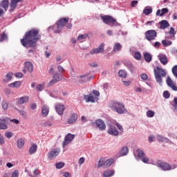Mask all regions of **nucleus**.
Wrapping results in <instances>:
<instances>
[{
  "mask_svg": "<svg viewBox=\"0 0 177 177\" xmlns=\"http://www.w3.org/2000/svg\"><path fill=\"white\" fill-rule=\"evenodd\" d=\"M40 39L39 29L32 28L25 33L24 37L21 39V44L24 48L35 49L37 48V42Z\"/></svg>",
  "mask_w": 177,
  "mask_h": 177,
  "instance_id": "1",
  "label": "nucleus"
},
{
  "mask_svg": "<svg viewBox=\"0 0 177 177\" xmlns=\"http://www.w3.org/2000/svg\"><path fill=\"white\" fill-rule=\"evenodd\" d=\"M153 73L156 82H158V84H161L162 82V78L161 77H167V73L165 72V70L158 66L156 67V68L153 70Z\"/></svg>",
  "mask_w": 177,
  "mask_h": 177,
  "instance_id": "2",
  "label": "nucleus"
},
{
  "mask_svg": "<svg viewBox=\"0 0 177 177\" xmlns=\"http://www.w3.org/2000/svg\"><path fill=\"white\" fill-rule=\"evenodd\" d=\"M111 107L118 114H124V111L125 110V105L124 103L120 102H113L111 104Z\"/></svg>",
  "mask_w": 177,
  "mask_h": 177,
  "instance_id": "3",
  "label": "nucleus"
},
{
  "mask_svg": "<svg viewBox=\"0 0 177 177\" xmlns=\"http://www.w3.org/2000/svg\"><path fill=\"white\" fill-rule=\"evenodd\" d=\"M70 19L68 17H63L59 19L57 22V30H55V32L57 34H60L62 32V29L68 23Z\"/></svg>",
  "mask_w": 177,
  "mask_h": 177,
  "instance_id": "4",
  "label": "nucleus"
},
{
  "mask_svg": "<svg viewBox=\"0 0 177 177\" xmlns=\"http://www.w3.org/2000/svg\"><path fill=\"white\" fill-rule=\"evenodd\" d=\"M63 76L60 74L56 73L53 75L52 80L49 82L48 86H52V85H55V84H57L59 81H62Z\"/></svg>",
  "mask_w": 177,
  "mask_h": 177,
  "instance_id": "5",
  "label": "nucleus"
},
{
  "mask_svg": "<svg viewBox=\"0 0 177 177\" xmlns=\"http://www.w3.org/2000/svg\"><path fill=\"white\" fill-rule=\"evenodd\" d=\"M157 37V32L154 30H149L145 32V38L147 41H153Z\"/></svg>",
  "mask_w": 177,
  "mask_h": 177,
  "instance_id": "6",
  "label": "nucleus"
},
{
  "mask_svg": "<svg viewBox=\"0 0 177 177\" xmlns=\"http://www.w3.org/2000/svg\"><path fill=\"white\" fill-rule=\"evenodd\" d=\"M157 164L159 168H161L162 171H171V169H172V167H171V165L167 162H161V160H158L157 162Z\"/></svg>",
  "mask_w": 177,
  "mask_h": 177,
  "instance_id": "7",
  "label": "nucleus"
},
{
  "mask_svg": "<svg viewBox=\"0 0 177 177\" xmlns=\"http://www.w3.org/2000/svg\"><path fill=\"white\" fill-rule=\"evenodd\" d=\"M9 118H0V131L8 129V124H9Z\"/></svg>",
  "mask_w": 177,
  "mask_h": 177,
  "instance_id": "8",
  "label": "nucleus"
},
{
  "mask_svg": "<svg viewBox=\"0 0 177 177\" xmlns=\"http://www.w3.org/2000/svg\"><path fill=\"white\" fill-rule=\"evenodd\" d=\"M104 52V44H101L98 48H93L90 51L91 55H96L97 53H103Z\"/></svg>",
  "mask_w": 177,
  "mask_h": 177,
  "instance_id": "9",
  "label": "nucleus"
},
{
  "mask_svg": "<svg viewBox=\"0 0 177 177\" xmlns=\"http://www.w3.org/2000/svg\"><path fill=\"white\" fill-rule=\"evenodd\" d=\"M102 20L105 24H109V23H115L117 20L111 16L104 15L101 17Z\"/></svg>",
  "mask_w": 177,
  "mask_h": 177,
  "instance_id": "10",
  "label": "nucleus"
},
{
  "mask_svg": "<svg viewBox=\"0 0 177 177\" xmlns=\"http://www.w3.org/2000/svg\"><path fill=\"white\" fill-rule=\"evenodd\" d=\"M167 84L169 88L172 89V91H174L175 92H177V86L176 84L172 80L169 76L167 77L166 80Z\"/></svg>",
  "mask_w": 177,
  "mask_h": 177,
  "instance_id": "11",
  "label": "nucleus"
},
{
  "mask_svg": "<svg viewBox=\"0 0 177 177\" xmlns=\"http://www.w3.org/2000/svg\"><path fill=\"white\" fill-rule=\"evenodd\" d=\"M108 133L113 136H118V131L114 124H109Z\"/></svg>",
  "mask_w": 177,
  "mask_h": 177,
  "instance_id": "12",
  "label": "nucleus"
},
{
  "mask_svg": "<svg viewBox=\"0 0 177 177\" xmlns=\"http://www.w3.org/2000/svg\"><path fill=\"white\" fill-rule=\"evenodd\" d=\"M65 109L66 107L64 106V105H63V104L57 103L55 104V110L57 114H59V115H63V113H64Z\"/></svg>",
  "mask_w": 177,
  "mask_h": 177,
  "instance_id": "13",
  "label": "nucleus"
},
{
  "mask_svg": "<svg viewBox=\"0 0 177 177\" xmlns=\"http://www.w3.org/2000/svg\"><path fill=\"white\" fill-rule=\"evenodd\" d=\"M23 71L25 74L26 73H27V71H28V73H32V71H34V66L32 65V63H31L30 62H26L25 69H24Z\"/></svg>",
  "mask_w": 177,
  "mask_h": 177,
  "instance_id": "14",
  "label": "nucleus"
},
{
  "mask_svg": "<svg viewBox=\"0 0 177 177\" xmlns=\"http://www.w3.org/2000/svg\"><path fill=\"white\" fill-rule=\"evenodd\" d=\"M96 127L100 129V131H105L106 123L100 119L97 120L95 122Z\"/></svg>",
  "mask_w": 177,
  "mask_h": 177,
  "instance_id": "15",
  "label": "nucleus"
},
{
  "mask_svg": "<svg viewBox=\"0 0 177 177\" xmlns=\"http://www.w3.org/2000/svg\"><path fill=\"white\" fill-rule=\"evenodd\" d=\"M74 138H75V135H73L71 133H68L64 138V142H63V147H64L66 145H68V143H70V142H71L73 139H74Z\"/></svg>",
  "mask_w": 177,
  "mask_h": 177,
  "instance_id": "16",
  "label": "nucleus"
},
{
  "mask_svg": "<svg viewBox=\"0 0 177 177\" xmlns=\"http://www.w3.org/2000/svg\"><path fill=\"white\" fill-rule=\"evenodd\" d=\"M21 2V0H10V10L13 12L17 8V3Z\"/></svg>",
  "mask_w": 177,
  "mask_h": 177,
  "instance_id": "17",
  "label": "nucleus"
},
{
  "mask_svg": "<svg viewBox=\"0 0 177 177\" xmlns=\"http://www.w3.org/2000/svg\"><path fill=\"white\" fill-rule=\"evenodd\" d=\"M60 154V149H54L49 153V158H56Z\"/></svg>",
  "mask_w": 177,
  "mask_h": 177,
  "instance_id": "18",
  "label": "nucleus"
},
{
  "mask_svg": "<svg viewBox=\"0 0 177 177\" xmlns=\"http://www.w3.org/2000/svg\"><path fill=\"white\" fill-rule=\"evenodd\" d=\"M158 57L160 63H162L163 66H166V64H168V58L167 57V55L160 54L158 55Z\"/></svg>",
  "mask_w": 177,
  "mask_h": 177,
  "instance_id": "19",
  "label": "nucleus"
},
{
  "mask_svg": "<svg viewBox=\"0 0 177 177\" xmlns=\"http://www.w3.org/2000/svg\"><path fill=\"white\" fill-rule=\"evenodd\" d=\"M160 24V30H165V28H168L169 27V23L167 20H162L159 22Z\"/></svg>",
  "mask_w": 177,
  "mask_h": 177,
  "instance_id": "20",
  "label": "nucleus"
},
{
  "mask_svg": "<svg viewBox=\"0 0 177 177\" xmlns=\"http://www.w3.org/2000/svg\"><path fill=\"white\" fill-rule=\"evenodd\" d=\"M77 120H78V115L73 113L68 120L67 124H74V122H77Z\"/></svg>",
  "mask_w": 177,
  "mask_h": 177,
  "instance_id": "21",
  "label": "nucleus"
},
{
  "mask_svg": "<svg viewBox=\"0 0 177 177\" xmlns=\"http://www.w3.org/2000/svg\"><path fill=\"white\" fill-rule=\"evenodd\" d=\"M30 100V97L28 96L25 95L24 97H21L17 99V103L18 104H24L25 103H27Z\"/></svg>",
  "mask_w": 177,
  "mask_h": 177,
  "instance_id": "22",
  "label": "nucleus"
},
{
  "mask_svg": "<svg viewBox=\"0 0 177 177\" xmlns=\"http://www.w3.org/2000/svg\"><path fill=\"white\" fill-rule=\"evenodd\" d=\"M96 99H97V97H94L92 95H84V100L86 102V103H89V102L91 103H95Z\"/></svg>",
  "mask_w": 177,
  "mask_h": 177,
  "instance_id": "23",
  "label": "nucleus"
},
{
  "mask_svg": "<svg viewBox=\"0 0 177 177\" xmlns=\"http://www.w3.org/2000/svg\"><path fill=\"white\" fill-rule=\"evenodd\" d=\"M168 8H162V10H158L156 12V16H160V17H162V16L166 15V13H168Z\"/></svg>",
  "mask_w": 177,
  "mask_h": 177,
  "instance_id": "24",
  "label": "nucleus"
},
{
  "mask_svg": "<svg viewBox=\"0 0 177 177\" xmlns=\"http://www.w3.org/2000/svg\"><path fill=\"white\" fill-rule=\"evenodd\" d=\"M1 8H4V10L6 12L9 8V0H3L0 4Z\"/></svg>",
  "mask_w": 177,
  "mask_h": 177,
  "instance_id": "25",
  "label": "nucleus"
},
{
  "mask_svg": "<svg viewBox=\"0 0 177 177\" xmlns=\"http://www.w3.org/2000/svg\"><path fill=\"white\" fill-rule=\"evenodd\" d=\"M88 81H91V79L87 77L86 75H80L78 82L79 84H84V82H88Z\"/></svg>",
  "mask_w": 177,
  "mask_h": 177,
  "instance_id": "26",
  "label": "nucleus"
},
{
  "mask_svg": "<svg viewBox=\"0 0 177 177\" xmlns=\"http://www.w3.org/2000/svg\"><path fill=\"white\" fill-rule=\"evenodd\" d=\"M114 163V158H109L105 160L104 168H109Z\"/></svg>",
  "mask_w": 177,
  "mask_h": 177,
  "instance_id": "27",
  "label": "nucleus"
},
{
  "mask_svg": "<svg viewBox=\"0 0 177 177\" xmlns=\"http://www.w3.org/2000/svg\"><path fill=\"white\" fill-rule=\"evenodd\" d=\"M121 49H122V46L121 45V44L116 43L113 46V48L112 52H114L115 53L117 52H120V50H121Z\"/></svg>",
  "mask_w": 177,
  "mask_h": 177,
  "instance_id": "28",
  "label": "nucleus"
},
{
  "mask_svg": "<svg viewBox=\"0 0 177 177\" xmlns=\"http://www.w3.org/2000/svg\"><path fill=\"white\" fill-rule=\"evenodd\" d=\"M144 59L147 63H150L153 60V57L149 53H144Z\"/></svg>",
  "mask_w": 177,
  "mask_h": 177,
  "instance_id": "29",
  "label": "nucleus"
},
{
  "mask_svg": "<svg viewBox=\"0 0 177 177\" xmlns=\"http://www.w3.org/2000/svg\"><path fill=\"white\" fill-rule=\"evenodd\" d=\"M115 173V171L114 170H106V171H104L103 176L104 177H111V176H113V175H114Z\"/></svg>",
  "mask_w": 177,
  "mask_h": 177,
  "instance_id": "30",
  "label": "nucleus"
},
{
  "mask_svg": "<svg viewBox=\"0 0 177 177\" xmlns=\"http://www.w3.org/2000/svg\"><path fill=\"white\" fill-rule=\"evenodd\" d=\"M41 114L44 117H46L49 114V108L46 105H44L41 109Z\"/></svg>",
  "mask_w": 177,
  "mask_h": 177,
  "instance_id": "31",
  "label": "nucleus"
},
{
  "mask_svg": "<svg viewBox=\"0 0 177 177\" xmlns=\"http://www.w3.org/2000/svg\"><path fill=\"white\" fill-rule=\"evenodd\" d=\"M88 37H89V35L88 34L80 35L77 37V41L79 42H84L85 41V39H86V38H88Z\"/></svg>",
  "mask_w": 177,
  "mask_h": 177,
  "instance_id": "32",
  "label": "nucleus"
},
{
  "mask_svg": "<svg viewBox=\"0 0 177 177\" xmlns=\"http://www.w3.org/2000/svg\"><path fill=\"white\" fill-rule=\"evenodd\" d=\"M37 149H38L37 145L33 144L29 149V153L34 154L35 153H37Z\"/></svg>",
  "mask_w": 177,
  "mask_h": 177,
  "instance_id": "33",
  "label": "nucleus"
},
{
  "mask_svg": "<svg viewBox=\"0 0 177 177\" xmlns=\"http://www.w3.org/2000/svg\"><path fill=\"white\" fill-rule=\"evenodd\" d=\"M124 66H127V68L130 70V71H133V65L129 61H124Z\"/></svg>",
  "mask_w": 177,
  "mask_h": 177,
  "instance_id": "34",
  "label": "nucleus"
},
{
  "mask_svg": "<svg viewBox=\"0 0 177 177\" xmlns=\"http://www.w3.org/2000/svg\"><path fill=\"white\" fill-rule=\"evenodd\" d=\"M20 85H21V82L18 81V82H15L14 83L10 84L9 86H10V88H19Z\"/></svg>",
  "mask_w": 177,
  "mask_h": 177,
  "instance_id": "35",
  "label": "nucleus"
},
{
  "mask_svg": "<svg viewBox=\"0 0 177 177\" xmlns=\"http://www.w3.org/2000/svg\"><path fill=\"white\" fill-rule=\"evenodd\" d=\"M128 151H129V149L127 147H123L120 153L121 154V156H127L128 154Z\"/></svg>",
  "mask_w": 177,
  "mask_h": 177,
  "instance_id": "36",
  "label": "nucleus"
},
{
  "mask_svg": "<svg viewBox=\"0 0 177 177\" xmlns=\"http://www.w3.org/2000/svg\"><path fill=\"white\" fill-rule=\"evenodd\" d=\"M8 40V35H6V33L3 32L0 35V42H3L4 41H7Z\"/></svg>",
  "mask_w": 177,
  "mask_h": 177,
  "instance_id": "37",
  "label": "nucleus"
},
{
  "mask_svg": "<svg viewBox=\"0 0 177 177\" xmlns=\"http://www.w3.org/2000/svg\"><path fill=\"white\" fill-rule=\"evenodd\" d=\"M24 146V140L23 139H20L17 142V147L18 149H23Z\"/></svg>",
  "mask_w": 177,
  "mask_h": 177,
  "instance_id": "38",
  "label": "nucleus"
},
{
  "mask_svg": "<svg viewBox=\"0 0 177 177\" xmlns=\"http://www.w3.org/2000/svg\"><path fill=\"white\" fill-rule=\"evenodd\" d=\"M162 44L165 47L170 46V45H172V41H169V40H162Z\"/></svg>",
  "mask_w": 177,
  "mask_h": 177,
  "instance_id": "39",
  "label": "nucleus"
},
{
  "mask_svg": "<svg viewBox=\"0 0 177 177\" xmlns=\"http://www.w3.org/2000/svg\"><path fill=\"white\" fill-rule=\"evenodd\" d=\"M119 75L122 78H127V75H128V73L125 71L120 70L119 71Z\"/></svg>",
  "mask_w": 177,
  "mask_h": 177,
  "instance_id": "40",
  "label": "nucleus"
},
{
  "mask_svg": "<svg viewBox=\"0 0 177 177\" xmlns=\"http://www.w3.org/2000/svg\"><path fill=\"white\" fill-rule=\"evenodd\" d=\"M153 12V9L151 8H145L143 10L144 15H146V16H149V15L151 14Z\"/></svg>",
  "mask_w": 177,
  "mask_h": 177,
  "instance_id": "41",
  "label": "nucleus"
},
{
  "mask_svg": "<svg viewBox=\"0 0 177 177\" xmlns=\"http://www.w3.org/2000/svg\"><path fill=\"white\" fill-rule=\"evenodd\" d=\"M136 151L138 153V157L140 158H141V157H145V151H143V150L138 149Z\"/></svg>",
  "mask_w": 177,
  "mask_h": 177,
  "instance_id": "42",
  "label": "nucleus"
},
{
  "mask_svg": "<svg viewBox=\"0 0 177 177\" xmlns=\"http://www.w3.org/2000/svg\"><path fill=\"white\" fill-rule=\"evenodd\" d=\"M44 88H45V85L44 84H37L36 86V91H37V92H41V91L44 90Z\"/></svg>",
  "mask_w": 177,
  "mask_h": 177,
  "instance_id": "43",
  "label": "nucleus"
},
{
  "mask_svg": "<svg viewBox=\"0 0 177 177\" xmlns=\"http://www.w3.org/2000/svg\"><path fill=\"white\" fill-rule=\"evenodd\" d=\"M134 58L136 60H140V59H142V54H140V53H139V52H136L134 53Z\"/></svg>",
  "mask_w": 177,
  "mask_h": 177,
  "instance_id": "44",
  "label": "nucleus"
},
{
  "mask_svg": "<svg viewBox=\"0 0 177 177\" xmlns=\"http://www.w3.org/2000/svg\"><path fill=\"white\" fill-rule=\"evenodd\" d=\"M1 106H2V109H4L5 111L8 110V105L6 101H2Z\"/></svg>",
  "mask_w": 177,
  "mask_h": 177,
  "instance_id": "45",
  "label": "nucleus"
},
{
  "mask_svg": "<svg viewBox=\"0 0 177 177\" xmlns=\"http://www.w3.org/2000/svg\"><path fill=\"white\" fill-rule=\"evenodd\" d=\"M55 167L57 169H61V168H63V167H64V162H57L56 165H55Z\"/></svg>",
  "mask_w": 177,
  "mask_h": 177,
  "instance_id": "46",
  "label": "nucleus"
},
{
  "mask_svg": "<svg viewBox=\"0 0 177 177\" xmlns=\"http://www.w3.org/2000/svg\"><path fill=\"white\" fill-rule=\"evenodd\" d=\"M147 117H148L149 118H152V117H154V111H147Z\"/></svg>",
  "mask_w": 177,
  "mask_h": 177,
  "instance_id": "47",
  "label": "nucleus"
},
{
  "mask_svg": "<svg viewBox=\"0 0 177 177\" xmlns=\"http://www.w3.org/2000/svg\"><path fill=\"white\" fill-rule=\"evenodd\" d=\"M104 159L100 158V160L98 161V167L100 168V167H104Z\"/></svg>",
  "mask_w": 177,
  "mask_h": 177,
  "instance_id": "48",
  "label": "nucleus"
},
{
  "mask_svg": "<svg viewBox=\"0 0 177 177\" xmlns=\"http://www.w3.org/2000/svg\"><path fill=\"white\" fill-rule=\"evenodd\" d=\"M172 73L174 74V75L176 77V78H177V65H175L173 68H172Z\"/></svg>",
  "mask_w": 177,
  "mask_h": 177,
  "instance_id": "49",
  "label": "nucleus"
},
{
  "mask_svg": "<svg viewBox=\"0 0 177 177\" xmlns=\"http://www.w3.org/2000/svg\"><path fill=\"white\" fill-rule=\"evenodd\" d=\"M170 96L171 95L169 94V92L168 91H164L163 97H165V99H169Z\"/></svg>",
  "mask_w": 177,
  "mask_h": 177,
  "instance_id": "50",
  "label": "nucleus"
},
{
  "mask_svg": "<svg viewBox=\"0 0 177 177\" xmlns=\"http://www.w3.org/2000/svg\"><path fill=\"white\" fill-rule=\"evenodd\" d=\"M140 78L142 79L143 81H147L149 76H147L146 73H142L140 75Z\"/></svg>",
  "mask_w": 177,
  "mask_h": 177,
  "instance_id": "51",
  "label": "nucleus"
},
{
  "mask_svg": "<svg viewBox=\"0 0 177 177\" xmlns=\"http://www.w3.org/2000/svg\"><path fill=\"white\" fill-rule=\"evenodd\" d=\"M5 136L6 138H7L8 139H10V138H12V136H13V134L12 133V132L10 131H6L5 133Z\"/></svg>",
  "mask_w": 177,
  "mask_h": 177,
  "instance_id": "52",
  "label": "nucleus"
},
{
  "mask_svg": "<svg viewBox=\"0 0 177 177\" xmlns=\"http://www.w3.org/2000/svg\"><path fill=\"white\" fill-rule=\"evenodd\" d=\"M53 125V122L50 121H47L43 124V127H52Z\"/></svg>",
  "mask_w": 177,
  "mask_h": 177,
  "instance_id": "53",
  "label": "nucleus"
},
{
  "mask_svg": "<svg viewBox=\"0 0 177 177\" xmlns=\"http://www.w3.org/2000/svg\"><path fill=\"white\" fill-rule=\"evenodd\" d=\"M157 139H158V142H165V140H166V138L162 136H158Z\"/></svg>",
  "mask_w": 177,
  "mask_h": 177,
  "instance_id": "54",
  "label": "nucleus"
},
{
  "mask_svg": "<svg viewBox=\"0 0 177 177\" xmlns=\"http://www.w3.org/2000/svg\"><path fill=\"white\" fill-rule=\"evenodd\" d=\"M18 113H19L22 117H27V112L25 111L18 110Z\"/></svg>",
  "mask_w": 177,
  "mask_h": 177,
  "instance_id": "55",
  "label": "nucleus"
},
{
  "mask_svg": "<svg viewBox=\"0 0 177 177\" xmlns=\"http://www.w3.org/2000/svg\"><path fill=\"white\" fill-rule=\"evenodd\" d=\"M115 125L118 127L120 132H124V128H122V126H121V124H120L119 123H116L115 124Z\"/></svg>",
  "mask_w": 177,
  "mask_h": 177,
  "instance_id": "56",
  "label": "nucleus"
},
{
  "mask_svg": "<svg viewBox=\"0 0 177 177\" xmlns=\"http://www.w3.org/2000/svg\"><path fill=\"white\" fill-rule=\"evenodd\" d=\"M12 77H13V73H8L6 75L7 81H10L12 80Z\"/></svg>",
  "mask_w": 177,
  "mask_h": 177,
  "instance_id": "57",
  "label": "nucleus"
},
{
  "mask_svg": "<svg viewBox=\"0 0 177 177\" xmlns=\"http://www.w3.org/2000/svg\"><path fill=\"white\" fill-rule=\"evenodd\" d=\"M11 177H19V171L15 170L12 172Z\"/></svg>",
  "mask_w": 177,
  "mask_h": 177,
  "instance_id": "58",
  "label": "nucleus"
},
{
  "mask_svg": "<svg viewBox=\"0 0 177 177\" xmlns=\"http://www.w3.org/2000/svg\"><path fill=\"white\" fill-rule=\"evenodd\" d=\"M93 95H95V96H97V97H99V96H100V93L97 90H93Z\"/></svg>",
  "mask_w": 177,
  "mask_h": 177,
  "instance_id": "59",
  "label": "nucleus"
},
{
  "mask_svg": "<svg viewBox=\"0 0 177 177\" xmlns=\"http://www.w3.org/2000/svg\"><path fill=\"white\" fill-rule=\"evenodd\" d=\"M174 104H173V107H174V110H176L177 109V97H174Z\"/></svg>",
  "mask_w": 177,
  "mask_h": 177,
  "instance_id": "60",
  "label": "nucleus"
},
{
  "mask_svg": "<svg viewBox=\"0 0 177 177\" xmlns=\"http://www.w3.org/2000/svg\"><path fill=\"white\" fill-rule=\"evenodd\" d=\"M9 122H14V124H19V121L17 119H10L9 118Z\"/></svg>",
  "mask_w": 177,
  "mask_h": 177,
  "instance_id": "61",
  "label": "nucleus"
},
{
  "mask_svg": "<svg viewBox=\"0 0 177 177\" xmlns=\"http://www.w3.org/2000/svg\"><path fill=\"white\" fill-rule=\"evenodd\" d=\"M138 5V1L134 0L131 2V8H135Z\"/></svg>",
  "mask_w": 177,
  "mask_h": 177,
  "instance_id": "62",
  "label": "nucleus"
},
{
  "mask_svg": "<svg viewBox=\"0 0 177 177\" xmlns=\"http://www.w3.org/2000/svg\"><path fill=\"white\" fill-rule=\"evenodd\" d=\"M142 162H145V164H147V162H149V158L143 157L142 158Z\"/></svg>",
  "mask_w": 177,
  "mask_h": 177,
  "instance_id": "63",
  "label": "nucleus"
},
{
  "mask_svg": "<svg viewBox=\"0 0 177 177\" xmlns=\"http://www.w3.org/2000/svg\"><path fill=\"white\" fill-rule=\"evenodd\" d=\"M57 70H58L59 73H63V71H64V68H63L62 67V66H59L57 67Z\"/></svg>",
  "mask_w": 177,
  "mask_h": 177,
  "instance_id": "64",
  "label": "nucleus"
}]
</instances>
